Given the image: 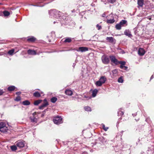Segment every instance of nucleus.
<instances>
[{
  "label": "nucleus",
  "instance_id": "obj_49",
  "mask_svg": "<svg viewBox=\"0 0 154 154\" xmlns=\"http://www.w3.org/2000/svg\"><path fill=\"white\" fill-rule=\"evenodd\" d=\"M82 154H88V153L86 152H83Z\"/></svg>",
  "mask_w": 154,
  "mask_h": 154
},
{
  "label": "nucleus",
  "instance_id": "obj_53",
  "mask_svg": "<svg viewBox=\"0 0 154 154\" xmlns=\"http://www.w3.org/2000/svg\"><path fill=\"white\" fill-rule=\"evenodd\" d=\"M151 17H149V20H151Z\"/></svg>",
  "mask_w": 154,
  "mask_h": 154
},
{
  "label": "nucleus",
  "instance_id": "obj_17",
  "mask_svg": "<svg viewBox=\"0 0 154 154\" xmlns=\"http://www.w3.org/2000/svg\"><path fill=\"white\" fill-rule=\"evenodd\" d=\"M99 139V140L103 143H105L107 141V139L103 137H100Z\"/></svg>",
  "mask_w": 154,
  "mask_h": 154
},
{
  "label": "nucleus",
  "instance_id": "obj_2",
  "mask_svg": "<svg viewBox=\"0 0 154 154\" xmlns=\"http://www.w3.org/2000/svg\"><path fill=\"white\" fill-rule=\"evenodd\" d=\"M53 121L54 124L56 125H59L63 122L62 118L60 116H56L54 117Z\"/></svg>",
  "mask_w": 154,
  "mask_h": 154
},
{
  "label": "nucleus",
  "instance_id": "obj_51",
  "mask_svg": "<svg viewBox=\"0 0 154 154\" xmlns=\"http://www.w3.org/2000/svg\"><path fill=\"white\" fill-rule=\"evenodd\" d=\"M58 23V22L57 21V20L56 21H54V24H55V23Z\"/></svg>",
  "mask_w": 154,
  "mask_h": 154
},
{
  "label": "nucleus",
  "instance_id": "obj_1",
  "mask_svg": "<svg viewBox=\"0 0 154 154\" xmlns=\"http://www.w3.org/2000/svg\"><path fill=\"white\" fill-rule=\"evenodd\" d=\"M49 14L50 18L58 19V21L60 22L62 20V19L64 20V18H63L62 16H61L63 14L56 10H50L49 11Z\"/></svg>",
  "mask_w": 154,
  "mask_h": 154
},
{
  "label": "nucleus",
  "instance_id": "obj_25",
  "mask_svg": "<svg viewBox=\"0 0 154 154\" xmlns=\"http://www.w3.org/2000/svg\"><path fill=\"white\" fill-rule=\"evenodd\" d=\"M117 113L118 116H121L124 114V112L121 110V109H119Z\"/></svg>",
  "mask_w": 154,
  "mask_h": 154
},
{
  "label": "nucleus",
  "instance_id": "obj_29",
  "mask_svg": "<svg viewBox=\"0 0 154 154\" xmlns=\"http://www.w3.org/2000/svg\"><path fill=\"white\" fill-rule=\"evenodd\" d=\"M14 49H12L11 50H9L8 52V54H9V55H12L14 53Z\"/></svg>",
  "mask_w": 154,
  "mask_h": 154
},
{
  "label": "nucleus",
  "instance_id": "obj_24",
  "mask_svg": "<svg viewBox=\"0 0 154 154\" xmlns=\"http://www.w3.org/2000/svg\"><path fill=\"white\" fill-rule=\"evenodd\" d=\"M42 100H38L35 101L34 103V104L35 105L37 106L40 103L42 102Z\"/></svg>",
  "mask_w": 154,
  "mask_h": 154
},
{
  "label": "nucleus",
  "instance_id": "obj_45",
  "mask_svg": "<svg viewBox=\"0 0 154 154\" xmlns=\"http://www.w3.org/2000/svg\"><path fill=\"white\" fill-rule=\"evenodd\" d=\"M21 93V92H17L16 93V94L18 96H19Z\"/></svg>",
  "mask_w": 154,
  "mask_h": 154
},
{
  "label": "nucleus",
  "instance_id": "obj_20",
  "mask_svg": "<svg viewBox=\"0 0 154 154\" xmlns=\"http://www.w3.org/2000/svg\"><path fill=\"white\" fill-rule=\"evenodd\" d=\"M15 87L14 86H11L9 87L8 88V90L9 91H12L15 88Z\"/></svg>",
  "mask_w": 154,
  "mask_h": 154
},
{
  "label": "nucleus",
  "instance_id": "obj_23",
  "mask_svg": "<svg viewBox=\"0 0 154 154\" xmlns=\"http://www.w3.org/2000/svg\"><path fill=\"white\" fill-rule=\"evenodd\" d=\"M72 39L70 38H65L64 42L69 43L71 42Z\"/></svg>",
  "mask_w": 154,
  "mask_h": 154
},
{
  "label": "nucleus",
  "instance_id": "obj_3",
  "mask_svg": "<svg viewBox=\"0 0 154 154\" xmlns=\"http://www.w3.org/2000/svg\"><path fill=\"white\" fill-rule=\"evenodd\" d=\"M7 125L5 123L0 122V131L4 133L7 132L8 130Z\"/></svg>",
  "mask_w": 154,
  "mask_h": 154
},
{
  "label": "nucleus",
  "instance_id": "obj_42",
  "mask_svg": "<svg viewBox=\"0 0 154 154\" xmlns=\"http://www.w3.org/2000/svg\"><path fill=\"white\" fill-rule=\"evenodd\" d=\"M4 93L2 90L0 89V95H2Z\"/></svg>",
  "mask_w": 154,
  "mask_h": 154
},
{
  "label": "nucleus",
  "instance_id": "obj_37",
  "mask_svg": "<svg viewBox=\"0 0 154 154\" xmlns=\"http://www.w3.org/2000/svg\"><path fill=\"white\" fill-rule=\"evenodd\" d=\"M11 149L12 151H15L17 149V147L15 146H11Z\"/></svg>",
  "mask_w": 154,
  "mask_h": 154
},
{
  "label": "nucleus",
  "instance_id": "obj_56",
  "mask_svg": "<svg viewBox=\"0 0 154 154\" xmlns=\"http://www.w3.org/2000/svg\"><path fill=\"white\" fill-rule=\"evenodd\" d=\"M85 98H87V97H86V96H85Z\"/></svg>",
  "mask_w": 154,
  "mask_h": 154
},
{
  "label": "nucleus",
  "instance_id": "obj_33",
  "mask_svg": "<svg viewBox=\"0 0 154 154\" xmlns=\"http://www.w3.org/2000/svg\"><path fill=\"white\" fill-rule=\"evenodd\" d=\"M101 125L102 127V128L105 131H107L108 129V127H106L105 125L103 124H102Z\"/></svg>",
  "mask_w": 154,
  "mask_h": 154
},
{
  "label": "nucleus",
  "instance_id": "obj_13",
  "mask_svg": "<svg viewBox=\"0 0 154 154\" xmlns=\"http://www.w3.org/2000/svg\"><path fill=\"white\" fill-rule=\"evenodd\" d=\"M106 39L111 43H115L116 42V40L112 37H107Z\"/></svg>",
  "mask_w": 154,
  "mask_h": 154
},
{
  "label": "nucleus",
  "instance_id": "obj_19",
  "mask_svg": "<svg viewBox=\"0 0 154 154\" xmlns=\"http://www.w3.org/2000/svg\"><path fill=\"white\" fill-rule=\"evenodd\" d=\"M34 96L35 97H39L41 96L40 94L38 92L36 91L33 94Z\"/></svg>",
  "mask_w": 154,
  "mask_h": 154
},
{
  "label": "nucleus",
  "instance_id": "obj_52",
  "mask_svg": "<svg viewBox=\"0 0 154 154\" xmlns=\"http://www.w3.org/2000/svg\"><path fill=\"white\" fill-rule=\"evenodd\" d=\"M3 5L2 3H0V5Z\"/></svg>",
  "mask_w": 154,
  "mask_h": 154
},
{
  "label": "nucleus",
  "instance_id": "obj_26",
  "mask_svg": "<svg viewBox=\"0 0 154 154\" xmlns=\"http://www.w3.org/2000/svg\"><path fill=\"white\" fill-rule=\"evenodd\" d=\"M84 109L85 111L88 112H91V109L90 107L86 106L84 107Z\"/></svg>",
  "mask_w": 154,
  "mask_h": 154
},
{
  "label": "nucleus",
  "instance_id": "obj_43",
  "mask_svg": "<svg viewBox=\"0 0 154 154\" xmlns=\"http://www.w3.org/2000/svg\"><path fill=\"white\" fill-rule=\"evenodd\" d=\"M124 66H125L124 65H121L120 66V67L122 69H123L124 68Z\"/></svg>",
  "mask_w": 154,
  "mask_h": 154
},
{
  "label": "nucleus",
  "instance_id": "obj_16",
  "mask_svg": "<svg viewBox=\"0 0 154 154\" xmlns=\"http://www.w3.org/2000/svg\"><path fill=\"white\" fill-rule=\"evenodd\" d=\"M65 94L68 95H72V91L69 89H67L65 91Z\"/></svg>",
  "mask_w": 154,
  "mask_h": 154
},
{
  "label": "nucleus",
  "instance_id": "obj_22",
  "mask_svg": "<svg viewBox=\"0 0 154 154\" xmlns=\"http://www.w3.org/2000/svg\"><path fill=\"white\" fill-rule=\"evenodd\" d=\"M103 84L100 81L98 80V81H97L95 83V85L97 87H100Z\"/></svg>",
  "mask_w": 154,
  "mask_h": 154
},
{
  "label": "nucleus",
  "instance_id": "obj_38",
  "mask_svg": "<svg viewBox=\"0 0 154 154\" xmlns=\"http://www.w3.org/2000/svg\"><path fill=\"white\" fill-rule=\"evenodd\" d=\"M126 62L125 61H118V64H121V65H125Z\"/></svg>",
  "mask_w": 154,
  "mask_h": 154
},
{
  "label": "nucleus",
  "instance_id": "obj_34",
  "mask_svg": "<svg viewBox=\"0 0 154 154\" xmlns=\"http://www.w3.org/2000/svg\"><path fill=\"white\" fill-rule=\"evenodd\" d=\"M127 23V21L125 20H122L119 23L121 25H123Z\"/></svg>",
  "mask_w": 154,
  "mask_h": 154
},
{
  "label": "nucleus",
  "instance_id": "obj_6",
  "mask_svg": "<svg viewBox=\"0 0 154 154\" xmlns=\"http://www.w3.org/2000/svg\"><path fill=\"white\" fill-rule=\"evenodd\" d=\"M109 57L112 63L116 65L118 64V61L116 59L115 57L114 56H110Z\"/></svg>",
  "mask_w": 154,
  "mask_h": 154
},
{
  "label": "nucleus",
  "instance_id": "obj_28",
  "mask_svg": "<svg viewBox=\"0 0 154 154\" xmlns=\"http://www.w3.org/2000/svg\"><path fill=\"white\" fill-rule=\"evenodd\" d=\"M115 21V20L114 18L112 19L107 20V23H112Z\"/></svg>",
  "mask_w": 154,
  "mask_h": 154
},
{
  "label": "nucleus",
  "instance_id": "obj_11",
  "mask_svg": "<svg viewBox=\"0 0 154 154\" xmlns=\"http://www.w3.org/2000/svg\"><path fill=\"white\" fill-rule=\"evenodd\" d=\"M145 53V50L142 48H140L138 52V54L141 56L144 55Z\"/></svg>",
  "mask_w": 154,
  "mask_h": 154
},
{
  "label": "nucleus",
  "instance_id": "obj_30",
  "mask_svg": "<svg viewBox=\"0 0 154 154\" xmlns=\"http://www.w3.org/2000/svg\"><path fill=\"white\" fill-rule=\"evenodd\" d=\"M121 26L120 23L117 24L116 26V28L117 29L120 30L121 29Z\"/></svg>",
  "mask_w": 154,
  "mask_h": 154
},
{
  "label": "nucleus",
  "instance_id": "obj_21",
  "mask_svg": "<svg viewBox=\"0 0 154 154\" xmlns=\"http://www.w3.org/2000/svg\"><path fill=\"white\" fill-rule=\"evenodd\" d=\"M97 92H98V91L97 89H94L93 92H92V96L93 97H95L97 94Z\"/></svg>",
  "mask_w": 154,
  "mask_h": 154
},
{
  "label": "nucleus",
  "instance_id": "obj_57",
  "mask_svg": "<svg viewBox=\"0 0 154 154\" xmlns=\"http://www.w3.org/2000/svg\"><path fill=\"white\" fill-rule=\"evenodd\" d=\"M137 120H137H139V119H138V120Z\"/></svg>",
  "mask_w": 154,
  "mask_h": 154
},
{
  "label": "nucleus",
  "instance_id": "obj_50",
  "mask_svg": "<svg viewBox=\"0 0 154 154\" xmlns=\"http://www.w3.org/2000/svg\"><path fill=\"white\" fill-rule=\"evenodd\" d=\"M101 1L103 2H106L108 0H101Z\"/></svg>",
  "mask_w": 154,
  "mask_h": 154
},
{
  "label": "nucleus",
  "instance_id": "obj_46",
  "mask_svg": "<svg viewBox=\"0 0 154 154\" xmlns=\"http://www.w3.org/2000/svg\"><path fill=\"white\" fill-rule=\"evenodd\" d=\"M105 13H103L102 14V17H105Z\"/></svg>",
  "mask_w": 154,
  "mask_h": 154
},
{
  "label": "nucleus",
  "instance_id": "obj_14",
  "mask_svg": "<svg viewBox=\"0 0 154 154\" xmlns=\"http://www.w3.org/2000/svg\"><path fill=\"white\" fill-rule=\"evenodd\" d=\"M99 81L103 84H104L106 80V77L104 76H102L100 78Z\"/></svg>",
  "mask_w": 154,
  "mask_h": 154
},
{
  "label": "nucleus",
  "instance_id": "obj_39",
  "mask_svg": "<svg viewBox=\"0 0 154 154\" xmlns=\"http://www.w3.org/2000/svg\"><path fill=\"white\" fill-rule=\"evenodd\" d=\"M21 100V98L19 96H17L16 98L15 99V100L16 101H19Z\"/></svg>",
  "mask_w": 154,
  "mask_h": 154
},
{
  "label": "nucleus",
  "instance_id": "obj_55",
  "mask_svg": "<svg viewBox=\"0 0 154 154\" xmlns=\"http://www.w3.org/2000/svg\"><path fill=\"white\" fill-rule=\"evenodd\" d=\"M123 132V131H121V132H122V133Z\"/></svg>",
  "mask_w": 154,
  "mask_h": 154
},
{
  "label": "nucleus",
  "instance_id": "obj_32",
  "mask_svg": "<svg viewBox=\"0 0 154 154\" xmlns=\"http://www.w3.org/2000/svg\"><path fill=\"white\" fill-rule=\"evenodd\" d=\"M57 99L55 97H52L51 99V101L53 103H55L57 100Z\"/></svg>",
  "mask_w": 154,
  "mask_h": 154
},
{
  "label": "nucleus",
  "instance_id": "obj_8",
  "mask_svg": "<svg viewBox=\"0 0 154 154\" xmlns=\"http://www.w3.org/2000/svg\"><path fill=\"white\" fill-rule=\"evenodd\" d=\"M48 105V103L46 100L45 99L44 100V103L40 106H39V109H42L43 108L47 106Z\"/></svg>",
  "mask_w": 154,
  "mask_h": 154
},
{
  "label": "nucleus",
  "instance_id": "obj_27",
  "mask_svg": "<svg viewBox=\"0 0 154 154\" xmlns=\"http://www.w3.org/2000/svg\"><path fill=\"white\" fill-rule=\"evenodd\" d=\"M23 104L24 105H28L30 104V102L27 100H26L23 102Z\"/></svg>",
  "mask_w": 154,
  "mask_h": 154
},
{
  "label": "nucleus",
  "instance_id": "obj_12",
  "mask_svg": "<svg viewBox=\"0 0 154 154\" xmlns=\"http://www.w3.org/2000/svg\"><path fill=\"white\" fill-rule=\"evenodd\" d=\"M27 53L30 55H36L37 54L36 52L34 51L31 49H29L27 51Z\"/></svg>",
  "mask_w": 154,
  "mask_h": 154
},
{
  "label": "nucleus",
  "instance_id": "obj_35",
  "mask_svg": "<svg viewBox=\"0 0 154 154\" xmlns=\"http://www.w3.org/2000/svg\"><path fill=\"white\" fill-rule=\"evenodd\" d=\"M112 73L114 75L116 76L117 75L118 71L117 69H115L112 71Z\"/></svg>",
  "mask_w": 154,
  "mask_h": 154
},
{
  "label": "nucleus",
  "instance_id": "obj_9",
  "mask_svg": "<svg viewBox=\"0 0 154 154\" xmlns=\"http://www.w3.org/2000/svg\"><path fill=\"white\" fill-rule=\"evenodd\" d=\"M16 145L19 148H22L24 146L25 144L23 142L19 141L17 142Z\"/></svg>",
  "mask_w": 154,
  "mask_h": 154
},
{
  "label": "nucleus",
  "instance_id": "obj_18",
  "mask_svg": "<svg viewBox=\"0 0 154 154\" xmlns=\"http://www.w3.org/2000/svg\"><path fill=\"white\" fill-rule=\"evenodd\" d=\"M137 4L139 6L142 7L143 4V0H138Z\"/></svg>",
  "mask_w": 154,
  "mask_h": 154
},
{
  "label": "nucleus",
  "instance_id": "obj_31",
  "mask_svg": "<svg viewBox=\"0 0 154 154\" xmlns=\"http://www.w3.org/2000/svg\"><path fill=\"white\" fill-rule=\"evenodd\" d=\"M3 14L5 16H7L9 15L10 13L6 11H5L3 12Z\"/></svg>",
  "mask_w": 154,
  "mask_h": 154
},
{
  "label": "nucleus",
  "instance_id": "obj_7",
  "mask_svg": "<svg viewBox=\"0 0 154 154\" xmlns=\"http://www.w3.org/2000/svg\"><path fill=\"white\" fill-rule=\"evenodd\" d=\"M76 50L78 52H84L88 51V49L86 47H79Z\"/></svg>",
  "mask_w": 154,
  "mask_h": 154
},
{
  "label": "nucleus",
  "instance_id": "obj_40",
  "mask_svg": "<svg viewBox=\"0 0 154 154\" xmlns=\"http://www.w3.org/2000/svg\"><path fill=\"white\" fill-rule=\"evenodd\" d=\"M96 27L97 28L98 30H100L101 29V26L99 25V24H97L96 25Z\"/></svg>",
  "mask_w": 154,
  "mask_h": 154
},
{
  "label": "nucleus",
  "instance_id": "obj_47",
  "mask_svg": "<svg viewBox=\"0 0 154 154\" xmlns=\"http://www.w3.org/2000/svg\"><path fill=\"white\" fill-rule=\"evenodd\" d=\"M132 115L133 116H136L137 115V113H135V114H132Z\"/></svg>",
  "mask_w": 154,
  "mask_h": 154
},
{
  "label": "nucleus",
  "instance_id": "obj_36",
  "mask_svg": "<svg viewBox=\"0 0 154 154\" xmlns=\"http://www.w3.org/2000/svg\"><path fill=\"white\" fill-rule=\"evenodd\" d=\"M118 82L119 83H122L123 82V80L122 77H121L118 79Z\"/></svg>",
  "mask_w": 154,
  "mask_h": 154
},
{
  "label": "nucleus",
  "instance_id": "obj_5",
  "mask_svg": "<svg viewBox=\"0 0 154 154\" xmlns=\"http://www.w3.org/2000/svg\"><path fill=\"white\" fill-rule=\"evenodd\" d=\"M37 113L36 112H34L32 114V116L30 117V119L32 122L36 123L37 122V118L36 116Z\"/></svg>",
  "mask_w": 154,
  "mask_h": 154
},
{
  "label": "nucleus",
  "instance_id": "obj_10",
  "mask_svg": "<svg viewBox=\"0 0 154 154\" xmlns=\"http://www.w3.org/2000/svg\"><path fill=\"white\" fill-rule=\"evenodd\" d=\"M124 34L128 36L129 37H131L132 35L131 34V32L128 29H126L124 32Z\"/></svg>",
  "mask_w": 154,
  "mask_h": 154
},
{
  "label": "nucleus",
  "instance_id": "obj_41",
  "mask_svg": "<svg viewBox=\"0 0 154 154\" xmlns=\"http://www.w3.org/2000/svg\"><path fill=\"white\" fill-rule=\"evenodd\" d=\"M109 2L111 3H113L115 2V0H108Z\"/></svg>",
  "mask_w": 154,
  "mask_h": 154
},
{
  "label": "nucleus",
  "instance_id": "obj_44",
  "mask_svg": "<svg viewBox=\"0 0 154 154\" xmlns=\"http://www.w3.org/2000/svg\"><path fill=\"white\" fill-rule=\"evenodd\" d=\"M127 69H128V67L127 66H125L124 67L123 69H124L125 70H127Z\"/></svg>",
  "mask_w": 154,
  "mask_h": 154
},
{
  "label": "nucleus",
  "instance_id": "obj_4",
  "mask_svg": "<svg viewBox=\"0 0 154 154\" xmlns=\"http://www.w3.org/2000/svg\"><path fill=\"white\" fill-rule=\"evenodd\" d=\"M101 60L103 63L104 64H108L109 62V57L106 55H103L101 57Z\"/></svg>",
  "mask_w": 154,
  "mask_h": 154
},
{
  "label": "nucleus",
  "instance_id": "obj_54",
  "mask_svg": "<svg viewBox=\"0 0 154 154\" xmlns=\"http://www.w3.org/2000/svg\"><path fill=\"white\" fill-rule=\"evenodd\" d=\"M75 66V64H74V63H73V66L74 67Z\"/></svg>",
  "mask_w": 154,
  "mask_h": 154
},
{
  "label": "nucleus",
  "instance_id": "obj_48",
  "mask_svg": "<svg viewBox=\"0 0 154 154\" xmlns=\"http://www.w3.org/2000/svg\"><path fill=\"white\" fill-rule=\"evenodd\" d=\"M153 75H152V76H151V78H150V80H151L152 79H153Z\"/></svg>",
  "mask_w": 154,
  "mask_h": 154
},
{
  "label": "nucleus",
  "instance_id": "obj_15",
  "mask_svg": "<svg viewBox=\"0 0 154 154\" xmlns=\"http://www.w3.org/2000/svg\"><path fill=\"white\" fill-rule=\"evenodd\" d=\"M36 40V38H35L33 36H31L28 37L27 39V40L28 42H34Z\"/></svg>",
  "mask_w": 154,
  "mask_h": 154
}]
</instances>
